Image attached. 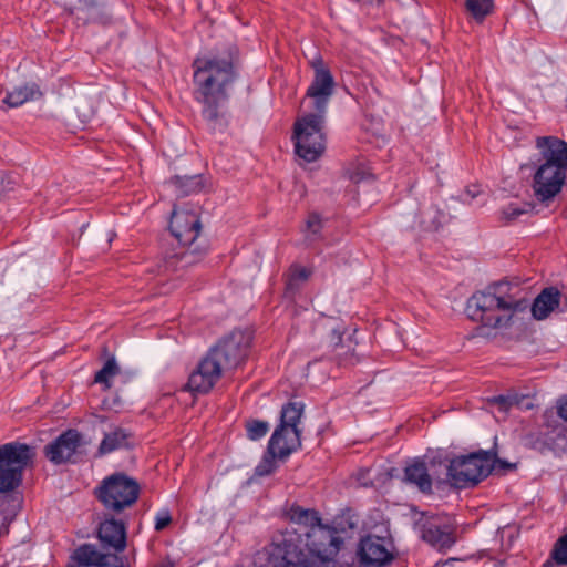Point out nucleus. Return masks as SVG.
Segmentation results:
<instances>
[{
  "label": "nucleus",
  "mask_w": 567,
  "mask_h": 567,
  "mask_svg": "<svg viewBox=\"0 0 567 567\" xmlns=\"http://www.w3.org/2000/svg\"><path fill=\"white\" fill-rule=\"evenodd\" d=\"M560 302V292L555 287L545 288L532 305L533 317L537 320L546 319Z\"/></svg>",
  "instance_id": "6ab92c4d"
},
{
  "label": "nucleus",
  "mask_w": 567,
  "mask_h": 567,
  "mask_svg": "<svg viewBox=\"0 0 567 567\" xmlns=\"http://www.w3.org/2000/svg\"><path fill=\"white\" fill-rule=\"evenodd\" d=\"M130 433L121 427H115L106 433L99 446L101 455L109 454L115 450L126 447L128 445Z\"/></svg>",
  "instance_id": "4be33fe9"
},
{
  "label": "nucleus",
  "mask_w": 567,
  "mask_h": 567,
  "mask_svg": "<svg viewBox=\"0 0 567 567\" xmlns=\"http://www.w3.org/2000/svg\"><path fill=\"white\" fill-rule=\"evenodd\" d=\"M34 456L33 447L24 443L0 445V495L9 496L21 486L23 473Z\"/></svg>",
  "instance_id": "423d86ee"
},
{
  "label": "nucleus",
  "mask_w": 567,
  "mask_h": 567,
  "mask_svg": "<svg viewBox=\"0 0 567 567\" xmlns=\"http://www.w3.org/2000/svg\"><path fill=\"white\" fill-rule=\"evenodd\" d=\"M465 7L473 19L481 23L493 12L494 0H465Z\"/></svg>",
  "instance_id": "a878e982"
},
{
  "label": "nucleus",
  "mask_w": 567,
  "mask_h": 567,
  "mask_svg": "<svg viewBox=\"0 0 567 567\" xmlns=\"http://www.w3.org/2000/svg\"><path fill=\"white\" fill-rule=\"evenodd\" d=\"M489 452L493 455V470L508 472V471L516 468L515 463H511V462L498 458L496 451H489Z\"/></svg>",
  "instance_id": "c9c22d12"
},
{
  "label": "nucleus",
  "mask_w": 567,
  "mask_h": 567,
  "mask_svg": "<svg viewBox=\"0 0 567 567\" xmlns=\"http://www.w3.org/2000/svg\"><path fill=\"white\" fill-rule=\"evenodd\" d=\"M269 431V423L259 420H249L246 422L247 437L257 441L264 437Z\"/></svg>",
  "instance_id": "c756f323"
},
{
  "label": "nucleus",
  "mask_w": 567,
  "mask_h": 567,
  "mask_svg": "<svg viewBox=\"0 0 567 567\" xmlns=\"http://www.w3.org/2000/svg\"><path fill=\"white\" fill-rule=\"evenodd\" d=\"M73 558L81 566H95L102 567L104 564L103 560L107 559L104 553H101L96 549V547L92 544H84L80 546L73 555Z\"/></svg>",
  "instance_id": "5701e85b"
},
{
  "label": "nucleus",
  "mask_w": 567,
  "mask_h": 567,
  "mask_svg": "<svg viewBox=\"0 0 567 567\" xmlns=\"http://www.w3.org/2000/svg\"><path fill=\"white\" fill-rule=\"evenodd\" d=\"M97 537L104 549L122 553L126 548V525L122 520L110 518L103 520L97 530Z\"/></svg>",
  "instance_id": "f3484780"
},
{
  "label": "nucleus",
  "mask_w": 567,
  "mask_h": 567,
  "mask_svg": "<svg viewBox=\"0 0 567 567\" xmlns=\"http://www.w3.org/2000/svg\"><path fill=\"white\" fill-rule=\"evenodd\" d=\"M289 517L292 523L299 526L298 529H296L297 537L300 532L309 530L312 525L321 520L316 511L305 509L300 506H292L289 511Z\"/></svg>",
  "instance_id": "412c9836"
},
{
  "label": "nucleus",
  "mask_w": 567,
  "mask_h": 567,
  "mask_svg": "<svg viewBox=\"0 0 567 567\" xmlns=\"http://www.w3.org/2000/svg\"><path fill=\"white\" fill-rule=\"evenodd\" d=\"M322 226L323 221L319 214L310 213L308 215L305 236L309 244H312L320 238Z\"/></svg>",
  "instance_id": "bb28decb"
},
{
  "label": "nucleus",
  "mask_w": 567,
  "mask_h": 567,
  "mask_svg": "<svg viewBox=\"0 0 567 567\" xmlns=\"http://www.w3.org/2000/svg\"><path fill=\"white\" fill-rule=\"evenodd\" d=\"M303 413V404L301 402H289L285 404L280 413V424L272 433V444L277 443L281 432L287 426L298 427Z\"/></svg>",
  "instance_id": "aec40b11"
},
{
  "label": "nucleus",
  "mask_w": 567,
  "mask_h": 567,
  "mask_svg": "<svg viewBox=\"0 0 567 567\" xmlns=\"http://www.w3.org/2000/svg\"><path fill=\"white\" fill-rule=\"evenodd\" d=\"M235 58V48L228 45L193 62L195 97L203 105V117L213 132H221L228 126L227 91L236 79Z\"/></svg>",
  "instance_id": "f257e3e1"
},
{
  "label": "nucleus",
  "mask_w": 567,
  "mask_h": 567,
  "mask_svg": "<svg viewBox=\"0 0 567 567\" xmlns=\"http://www.w3.org/2000/svg\"><path fill=\"white\" fill-rule=\"evenodd\" d=\"M248 340L240 331H235L210 348L190 373L186 389L193 393H208L220 377L236 369L247 357Z\"/></svg>",
  "instance_id": "7ed1b4c3"
},
{
  "label": "nucleus",
  "mask_w": 567,
  "mask_h": 567,
  "mask_svg": "<svg viewBox=\"0 0 567 567\" xmlns=\"http://www.w3.org/2000/svg\"><path fill=\"white\" fill-rule=\"evenodd\" d=\"M324 115L306 114L295 123L296 153L309 163L318 159L326 148Z\"/></svg>",
  "instance_id": "1a4fd4ad"
},
{
  "label": "nucleus",
  "mask_w": 567,
  "mask_h": 567,
  "mask_svg": "<svg viewBox=\"0 0 567 567\" xmlns=\"http://www.w3.org/2000/svg\"><path fill=\"white\" fill-rule=\"evenodd\" d=\"M83 446V437L76 430H68L44 446L45 457L53 464L70 462Z\"/></svg>",
  "instance_id": "ddd939ff"
},
{
  "label": "nucleus",
  "mask_w": 567,
  "mask_h": 567,
  "mask_svg": "<svg viewBox=\"0 0 567 567\" xmlns=\"http://www.w3.org/2000/svg\"><path fill=\"white\" fill-rule=\"evenodd\" d=\"M187 257H188V252H185V254L183 255V258H187Z\"/></svg>",
  "instance_id": "a19ab883"
},
{
  "label": "nucleus",
  "mask_w": 567,
  "mask_h": 567,
  "mask_svg": "<svg viewBox=\"0 0 567 567\" xmlns=\"http://www.w3.org/2000/svg\"><path fill=\"white\" fill-rule=\"evenodd\" d=\"M202 224L195 212L174 209L169 229L182 245H192L199 236Z\"/></svg>",
  "instance_id": "2eb2a0df"
},
{
  "label": "nucleus",
  "mask_w": 567,
  "mask_h": 567,
  "mask_svg": "<svg viewBox=\"0 0 567 567\" xmlns=\"http://www.w3.org/2000/svg\"><path fill=\"white\" fill-rule=\"evenodd\" d=\"M284 555L274 567H334L333 557L342 540L337 530L321 520L295 538L284 540Z\"/></svg>",
  "instance_id": "f03ea898"
},
{
  "label": "nucleus",
  "mask_w": 567,
  "mask_h": 567,
  "mask_svg": "<svg viewBox=\"0 0 567 567\" xmlns=\"http://www.w3.org/2000/svg\"><path fill=\"white\" fill-rule=\"evenodd\" d=\"M37 95H41L37 85H23L14 87L12 91L8 92L3 99V103L10 107H18L28 101L34 100Z\"/></svg>",
  "instance_id": "b1692460"
},
{
  "label": "nucleus",
  "mask_w": 567,
  "mask_h": 567,
  "mask_svg": "<svg viewBox=\"0 0 567 567\" xmlns=\"http://www.w3.org/2000/svg\"><path fill=\"white\" fill-rule=\"evenodd\" d=\"M118 553L114 554H105V557L107 559L103 560L102 567H128L127 566V558L125 556L117 555Z\"/></svg>",
  "instance_id": "f704fd0d"
},
{
  "label": "nucleus",
  "mask_w": 567,
  "mask_h": 567,
  "mask_svg": "<svg viewBox=\"0 0 567 567\" xmlns=\"http://www.w3.org/2000/svg\"><path fill=\"white\" fill-rule=\"evenodd\" d=\"M172 523V516L168 509L159 511L155 516V530L162 532Z\"/></svg>",
  "instance_id": "72a5a7b5"
},
{
  "label": "nucleus",
  "mask_w": 567,
  "mask_h": 567,
  "mask_svg": "<svg viewBox=\"0 0 567 567\" xmlns=\"http://www.w3.org/2000/svg\"><path fill=\"white\" fill-rule=\"evenodd\" d=\"M493 401L498 404L499 409L503 411H507L512 406V400L503 395L494 398Z\"/></svg>",
  "instance_id": "e433bc0d"
},
{
  "label": "nucleus",
  "mask_w": 567,
  "mask_h": 567,
  "mask_svg": "<svg viewBox=\"0 0 567 567\" xmlns=\"http://www.w3.org/2000/svg\"><path fill=\"white\" fill-rule=\"evenodd\" d=\"M118 365L114 358H110L106 360L104 365L100 371L96 372L94 377V381L96 383L104 384L106 389L111 386L110 379L115 377L118 373Z\"/></svg>",
  "instance_id": "cd10ccee"
},
{
  "label": "nucleus",
  "mask_w": 567,
  "mask_h": 567,
  "mask_svg": "<svg viewBox=\"0 0 567 567\" xmlns=\"http://www.w3.org/2000/svg\"><path fill=\"white\" fill-rule=\"evenodd\" d=\"M536 147L543 162L534 173L532 188L538 202L549 203L567 179V142L556 136H542L537 137Z\"/></svg>",
  "instance_id": "39448f33"
},
{
  "label": "nucleus",
  "mask_w": 567,
  "mask_h": 567,
  "mask_svg": "<svg viewBox=\"0 0 567 567\" xmlns=\"http://www.w3.org/2000/svg\"><path fill=\"white\" fill-rule=\"evenodd\" d=\"M278 457L277 453H271L267 449V454L262 457L260 463L255 468V474L257 476H267L275 472L277 468V464L275 458Z\"/></svg>",
  "instance_id": "2f4dec72"
},
{
  "label": "nucleus",
  "mask_w": 567,
  "mask_h": 567,
  "mask_svg": "<svg viewBox=\"0 0 567 567\" xmlns=\"http://www.w3.org/2000/svg\"><path fill=\"white\" fill-rule=\"evenodd\" d=\"M358 556L364 567H382L393 559L392 554L386 547L385 539L378 536L362 538Z\"/></svg>",
  "instance_id": "dca6fc26"
},
{
  "label": "nucleus",
  "mask_w": 567,
  "mask_h": 567,
  "mask_svg": "<svg viewBox=\"0 0 567 567\" xmlns=\"http://www.w3.org/2000/svg\"><path fill=\"white\" fill-rule=\"evenodd\" d=\"M315 76L307 90V96L312 99L316 113L326 114L328 102L333 93L334 80L322 61L312 63Z\"/></svg>",
  "instance_id": "f8f14e48"
},
{
  "label": "nucleus",
  "mask_w": 567,
  "mask_h": 567,
  "mask_svg": "<svg viewBox=\"0 0 567 567\" xmlns=\"http://www.w3.org/2000/svg\"><path fill=\"white\" fill-rule=\"evenodd\" d=\"M172 183L176 186L179 194L183 196L198 193L205 186L204 177L200 174L184 177L175 176L172 178Z\"/></svg>",
  "instance_id": "393cba45"
},
{
  "label": "nucleus",
  "mask_w": 567,
  "mask_h": 567,
  "mask_svg": "<svg viewBox=\"0 0 567 567\" xmlns=\"http://www.w3.org/2000/svg\"><path fill=\"white\" fill-rule=\"evenodd\" d=\"M300 434L301 430L299 427L287 426L281 432L277 443L272 444V436L270 437L268 450L271 453L276 452L278 458L285 460L301 446Z\"/></svg>",
  "instance_id": "a211bd4d"
},
{
  "label": "nucleus",
  "mask_w": 567,
  "mask_h": 567,
  "mask_svg": "<svg viewBox=\"0 0 567 567\" xmlns=\"http://www.w3.org/2000/svg\"><path fill=\"white\" fill-rule=\"evenodd\" d=\"M526 307L518 285L499 281L475 292L467 301L466 312L473 321L499 329L508 327L512 315Z\"/></svg>",
  "instance_id": "20e7f679"
},
{
  "label": "nucleus",
  "mask_w": 567,
  "mask_h": 567,
  "mask_svg": "<svg viewBox=\"0 0 567 567\" xmlns=\"http://www.w3.org/2000/svg\"><path fill=\"white\" fill-rule=\"evenodd\" d=\"M441 225V221H433V224L431 225V228L433 229H437Z\"/></svg>",
  "instance_id": "ea45409f"
},
{
  "label": "nucleus",
  "mask_w": 567,
  "mask_h": 567,
  "mask_svg": "<svg viewBox=\"0 0 567 567\" xmlns=\"http://www.w3.org/2000/svg\"><path fill=\"white\" fill-rule=\"evenodd\" d=\"M480 190L477 189L476 186L472 188H467L466 190V195L471 197V199H474L477 195H478Z\"/></svg>",
  "instance_id": "58836bf2"
},
{
  "label": "nucleus",
  "mask_w": 567,
  "mask_h": 567,
  "mask_svg": "<svg viewBox=\"0 0 567 567\" xmlns=\"http://www.w3.org/2000/svg\"><path fill=\"white\" fill-rule=\"evenodd\" d=\"M414 518V530L419 533L422 540L433 548L445 551L456 543L455 528L453 525L445 523L437 515H429L427 513H416Z\"/></svg>",
  "instance_id": "9d476101"
},
{
  "label": "nucleus",
  "mask_w": 567,
  "mask_h": 567,
  "mask_svg": "<svg viewBox=\"0 0 567 567\" xmlns=\"http://www.w3.org/2000/svg\"><path fill=\"white\" fill-rule=\"evenodd\" d=\"M444 477L456 488L475 486L493 471L491 452L480 451L453 458L443 464Z\"/></svg>",
  "instance_id": "0eeeda50"
},
{
  "label": "nucleus",
  "mask_w": 567,
  "mask_h": 567,
  "mask_svg": "<svg viewBox=\"0 0 567 567\" xmlns=\"http://www.w3.org/2000/svg\"><path fill=\"white\" fill-rule=\"evenodd\" d=\"M95 494L106 511L120 514L136 503L140 485L127 475L115 473L102 481Z\"/></svg>",
  "instance_id": "6e6552de"
},
{
  "label": "nucleus",
  "mask_w": 567,
  "mask_h": 567,
  "mask_svg": "<svg viewBox=\"0 0 567 567\" xmlns=\"http://www.w3.org/2000/svg\"><path fill=\"white\" fill-rule=\"evenodd\" d=\"M310 277V270L306 267L295 266L290 270L289 279L286 284L288 291H295L299 288V282L306 281Z\"/></svg>",
  "instance_id": "7c9ffc66"
},
{
  "label": "nucleus",
  "mask_w": 567,
  "mask_h": 567,
  "mask_svg": "<svg viewBox=\"0 0 567 567\" xmlns=\"http://www.w3.org/2000/svg\"><path fill=\"white\" fill-rule=\"evenodd\" d=\"M551 558L558 565H567V534L556 542L551 551Z\"/></svg>",
  "instance_id": "473e14b6"
},
{
  "label": "nucleus",
  "mask_w": 567,
  "mask_h": 567,
  "mask_svg": "<svg viewBox=\"0 0 567 567\" xmlns=\"http://www.w3.org/2000/svg\"><path fill=\"white\" fill-rule=\"evenodd\" d=\"M558 415L567 421V400L561 402L558 406Z\"/></svg>",
  "instance_id": "4c0bfd02"
},
{
  "label": "nucleus",
  "mask_w": 567,
  "mask_h": 567,
  "mask_svg": "<svg viewBox=\"0 0 567 567\" xmlns=\"http://www.w3.org/2000/svg\"><path fill=\"white\" fill-rule=\"evenodd\" d=\"M529 210H532V206L529 204L511 203L502 209V218L507 223H513Z\"/></svg>",
  "instance_id": "c85d7f7f"
},
{
  "label": "nucleus",
  "mask_w": 567,
  "mask_h": 567,
  "mask_svg": "<svg viewBox=\"0 0 567 567\" xmlns=\"http://www.w3.org/2000/svg\"><path fill=\"white\" fill-rule=\"evenodd\" d=\"M329 334V346L332 348V359L338 365H353L359 360L355 357L354 349L351 347V341L348 344L343 343L342 336L344 327L337 319L329 318L320 324Z\"/></svg>",
  "instance_id": "4468645a"
},
{
  "label": "nucleus",
  "mask_w": 567,
  "mask_h": 567,
  "mask_svg": "<svg viewBox=\"0 0 567 567\" xmlns=\"http://www.w3.org/2000/svg\"><path fill=\"white\" fill-rule=\"evenodd\" d=\"M404 481L415 486L423 494H432L433 484L441 485L446 482L443 464H436L434 461L414 460L404 468Z\"/></svg>",
  "instance_id": "9b49d317"
}]
</instances>
